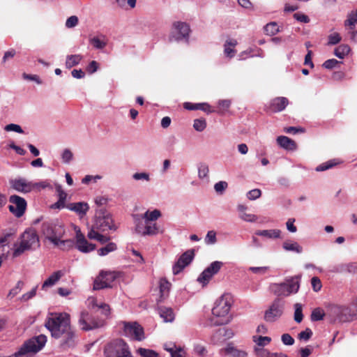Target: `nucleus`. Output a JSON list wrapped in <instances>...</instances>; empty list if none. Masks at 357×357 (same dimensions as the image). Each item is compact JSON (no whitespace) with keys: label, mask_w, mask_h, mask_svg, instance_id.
Instances as JSON below:
<instances>
[{"label":"nucleus","mask_w":357,"mask_h":357,"mask_svg":"<svg viewBox=\"0 0 357 357\" xmlns=\"http://www.w3.org/2000/svg\"><path fill=\"white\" fill-rule=\"evenodd\" d=\"M231 105L230 100H220L218 101V108L220 109V112H223L227 110Z\"/></svg>","instance_id":"nucleus-60"},{"label":"nucleus","mask_w":357,"mask_h":357,"mask_svg":"<svg viewBox=\"0 0 357 357\" xmlns=\"http://www.w3.org/2000/svg\"><path fill=\"white\" fill-rule=\"evenodd\" d=\"M47 342V337L44 335H40L33 337L26 342L20 347L18 351L9 357H19L25 356L29 353L36 354L45 346Z\"/></svg>","instance_id":"nucleus-8"},{"label":"nucleus","mask_w":357,"mask_h":357,"mask_svg":"<svg viewBox=\"0 0 357 357\" xmlns=\"http://www.w3.org/2000/svg\"><path fill=\"white\" fill-rule=\"evenodd\" d=\"M248 269L253 273L258 274V275H264L269 270V267L268 266H260V267L250 266Z\"/></svg>","instance_id":"nucleus-57"},{"label":"nucleus","mask_w":357,"mask_h":357,"mask_svg":"<svg viewBox=\"0 0 357 357\" xmlns=\"http://www.w3.org/2000/svg\"><path fill=\"white\" fill-rule=\"evenodd\" d=\"M164 349L169 351L172 357H185V352L181 348H177L174 344H165Z\"/></svg>","instance_id":"nucleus-28"},{"label":"nucleus","mask_w":357,"mask_h":357,"mask_svg":"<svg viewBox=\"0 0 357 357\" xmlns=\"http://www.w3.org/2000/svg\"><path fill=\"white\" fill-rule=\"evenodd\" d=\"M228 184L226 181H219L214 185V189L217 193L222 194L227 189Z\"/></svg>","instance_id":"nucleus-56"},{"label":"nucleus","mask_w":357,"mask_h":357,"mask_svg":"<svg viewBox=\"0 0 357 357\" xmlns=\"http://www.w3.org/2000/svg\"><path fill=\"white\" fill-rule=\"evenodd\" d=\"M183 107L188 110H202L208 114L212 113L213 112V110H211V106L206 102L191 103L187 102L183 104Z\"/></svg>","instance_id":"nucleus-23"},{"label":"nucleus","mask_w":357,"mask_h":357,"mask_svg":"<svg viewBox=\"0 0 357 357\" xmlns=\"http://www.w3.org/2000/svg\"><path fill=\"white\" fill-rule=\"evenodd\" d=\"M326 314L320 308L314 309L311 314V319L312 321H320L322 320Z\"/></svg>","instance_id":"nucleus-45"},{"label":"nucleus","mask_w":357,"mask_h":357,"mask_svg":"<svg viewBox=\"0 0 357 357\" xmlns=\"http://www.w3.org/2000/svg\"><path fill=\"white\" fill-rule=\"evenodd\" d=\"M65 233V225L59 219L45 220L41 224L40 234L46 240L61 250H68L73 245L72 240H62Z\"/></svg>","instance_id":"nucleus-2"},{"label":"nucleus","mask_w":357,"mask_h":357,"mask_svg":"<svg viewBox=\"0 0 357 357\" xmlns=\"http://www.w3.org/2000/svg\"><path fill=\"white\" fill-rule=\"evenodd\" d=\"M64 275L62 271H58L53 273L43 284L42 289H45L47 287L54 285L60 278Z\"/></svg>","instance_id":"nucleus-25"},{"label":"nucleus","mask_w":357,"mask_h":357,"mask_svg":"<svg viewBox=\"0 0 357 357\" xmlns=\"http://www.w3.org/2000/svg\"><path fill=\"white\" fill-rule=\"evenodd\" d=\"M349 309L345 306L336 305H330L326 312V316L331 322H345L349 320Z\"/></svg>","instance_id":"nucleus-11"},{"label":"nucleus","mask_w":357,"mask_h":357,"mask_svg":"<svg viewBox=\"0 0 357 357\" xmlns=\"http://www.w3.org/2000/svg\"><path fill=\"white\" fill-rule=\"evenodd\" d=\"M350 52V47L347 45H340L334 50V54L339 59H344Z\"/></svg>","instance_id":"nucleus-33"},{"label":"nucleus","mask_w":357,"mask_h":357,"mask_svg":"<svg viewBox=\"0 0 357 357\" xmlns=\"http://www.w3.org/2000/svg\"><path fill=\"white\" fill-rule=\"evenodd\" d=\"M218 335H222L223 339L227 340L234 336V333L231 329L222 328L218 330Z\"/></svg>","instance_id":"nucleus-51"},{"label":"nucleus","mask_w":357,"mask_h":357,"mask_svg":"<svg viewBox=\"0 0 357 357\" xmlns=\"http://www.w3.org/2000/svg\"><path fill=\"white\" fill-rule=\"evenodd\" d=\"M89 42L93 47L98 50L103 49L107 45V42L104 39H101L100 37H93L90 39Z\"/></svg>","instance_id":"nucleus-41"},{"label":"nucleus","mask_w":357,"mask_h":357,"mask_svg":"<svg viewBox=\"0 0 357 357\" xmlns=\"http://www.w3.org/2000/svg\"><path fill=\"white\" fill-rule=\"evenodd\" d=\"M312 332L311 329L307 328L305 331H301L298 334V337L301 340L307 341L312 337Z\"/></svg>","instance_id":"nucleus-63"},{"label":"nucleus","mask_w":357,"mask_h":357,"mask_svg":"<svg viewBox=\"0 0 357 357\" xmlns=\"http://www.w3.org/2000/svg\"><path fill=\"white\" fill-rule=\"evenodd\" d=\"M161 216V212L158 209L153 211L147 210L143 214H135L132 215L135 223V232L142 236H155L162 233L155 221Z\"/></svg>","instance_id":"nucleus-3"},{"label":"nucleus","mask_w":357,"mask_h":357,"mask_svg":"<svg viewBox=\"0 0 357 357\" xmlns=\"http://www.w3.org/2000/svg\"><path fill=\"white\" fill-rule=\"evenodd\" d=\"M105 357H133L127 343L116 339L107 344L104 349Z\"/></svg>","instance_id":"nucleus-7"},{"label":"nucleus","mask_w":357,"mask_h":357,"mask_svg":"<svg viewBox=\"0 0 357 357\" xmlns=\"http://www.w3.org/2000/svg\"><path fill=\"white\" fill-rule=\"evenodd\" d=\"M281 340L284 345L291 346L294 344V339L288 333H284L281 337Z\"/></svg>","instance_id":"nucleus-62"},{"label":"nucleus","mask_w":357,"mask_h":357,"mask_svg":"<svg viewBox=\"0 0 357 357\" xmlns=\"http://www.w3.org/2000/svg\"><path fill=\"white\" fill-rule=\"evenodd\" d=\"M339 162L337 159H333L320 164L315 168V170L317 172H324L335 167L336 165L339 164Z\"/></svg>","instance_id":"nucleus-36"},{"label":"nucleus","mask_w":357,"mask_h":357,"mask_svg":"<svg viewBox=\"0 0 357 357\" xmlns=\"http://www.w3.org/2000/svg\"><path fill=\"white\" fill-rule=\"evenodd\" d=\"M232 303L230 294H226L218 299L212 309L213 317L210 319L213 326H220L228 324L231 320L229 314Z\"/></svg>","instance_id":"nucleus-4"},{"label":"nucleus","mask_w":357,"mask_h":357,"mask_svg":"<svg viewBox=\"0 0 357 357\" xmlns=\"http://www.w3.org/2000/svg\"><path fill=\"white\" fill-rule=\"evenodd\" d=\"M117 245L115 243L109 242L104 247L99 248L97 250V253L99 256L103 257L106 256L112 252L116 250Z\"/></svg>","instance_id":"nucleus-32"},{"label":"nucleus","mask_w":357,"mask_h":357,"mask_svg":"<svg viewBox=\"0 0 357 357\" xmlns=\"http://www.w3.org/2000/svg\"><path fill=\"white\" fill-rule=\"evenodd\" d=\"M10 205L8 208L10 212L16 218H21L26 209V201L18 195H14L9 197Z\"/></svg>","instance_id":"nucleus-14"},{"label":"nucleus","mask_w":357,"mask_h":357,"mask_svg":"<svg viewBox=\"0 0 357 357\" xmlns=\"http://www.w3.org/2000/svg\"><path fill=\"white\" fill-rule=\"evenodd\" d=\"M40 246L39 236L33 228H27L21 234L19 242L14 243L12 255L14 258L21 256L26 251L36 250Z\"/></svg>","instance_id":"nucleus-5"},{"label":"nucleus","mask_w":357,"mask_h":357,"mask_svg":"<svg viewBox=\"0 0 357 357\" xmlns=\"http://www.w3.org/2000/svg\"><path fill=\"white\" fill-rule=\"evenodd\" d=\"M261 195V191L258 188H255L248 192L246 196L247 198L250 200H255L260 197Z\"/></svg>","instance_id":"nucleus-54"},{"label":"nucleus","mask_w":357,"mask_h":357,"mask_svg":"<svg viewBox=\"0 0 357 357\" xmlns=\"http://www.w3.org/2000/svg\"><path fill=\"white\" fill-rule=\"evenodd\" d=\"M190 32V29L188 24L183 22H175L173 24L172 31L170 35L169 40L171 41H180L184 40L188 43Z\"/></svg>","instance_id":"nucleus-13"},{"label":"nucleus","mask_w":357,"mask_h":357,"mask_svg":"<svg viewBox=\"0 0 357 357\" xmlns=\"http://www.w3.org/2000/svg\"><path fill=\"white\" fill-rule=\"evenodd\" d=\"M4 130L7 132H15L17 133L22 134L24 133L23 130L20 127V126L15 123H10L5 126Z\"/></svg>","instance_id":"nucleus-50"},{"label":"nucleus","mask_w":357,"mask_h":357,"mask_svg":"<svg viewBox=\"0 0 357 357\" xmlns=\"http://www.w3.org/2000/svg\"><path fill=\"white\" fill-rule=\"evenodd\" d=\"M222 266L223 263L222 261H215L212 262L200 274L197 278V281L203 285L207 284L211 278L219 272Z\"/></svg>","instance_id":"nucleus-16"},{"label":"nucleus","mask_w":357,"mask_h":357,"mask_svg":"<svg viewBox=\"0 0 357 357\" xmlns=\"http://www.w3.org/2000/svg\"><path fill=\"white\" fill-rule=\"evenodd\" d=\"M132 178L135 181H150V176L146 172H137L132 174Z\"/></svg>","instance_id":"nucleus-55"},{"label":"nucleus","mask_w":357,"mask_h":357,"mask_svg":"<svg viewBox=\"0 0 357 357\" xmlns=\"http://www.w3.org/2000/svg\"><path fill=\"white\" fill-rule=\"evenodd\" d=\"M264 31L267 35L274 36L279 32V26L275 22H270L264 26Z\"/></svg>","instance_id":"nucleus-40"},{"label":"nucleus","mask_w":357,"mask_h":357,"mask_svg":"<svg viewBox=\"0 0 357 357\" xmlns=\"http://www.w3.org/2000/svg\"><path fill=\"white\" fill-rule=\"evenodd\" d=\"M137 353L141 357H158V354L151 349L139 348L137 350Z\"/></svg>","instance_id":"nucleus-43"},{"label":"nucleus","mask_w":357,"mask_h":357,"mask_svg":"<svg viewBox=\"0 0 357 357\" xmlns=\"http://www.w3.org/2000/svg\"><path fill=\"white\" fill-rule=\"evenodd\" d=\"M93 225L95 229L102 232L116 229L112 215L103 208L96 211Z\"/></svg>","instance_id":"nucleus-9"},{"label":"nucleus","mask_w":357,"mask_h":357,"mask_svg":"<svg viewBox=\"0 0 357 357\" xmlns=\"http://www.w3.org/2000/svg\"><path fill=\"white\" fill-rule=\"evenodd\" d=\"M78 324L82 331H88L103 326L105 322L87 311H82L80 313Z\"/></svg>","instance_id":"nucleus-10"},{"label":"nucleus","mask_w":357,"mask_h":357,"mask_svg":"<svg viewBox=\"0 0 357 357\" xmlns=\"http://www.w3.org/2000/svg\"><path fill=\"white\" fill-rule=\"evenodd\" d=\"M194 351L196 354L202 357L204 356L207 353L206 347L200 344H195L194 345Z\"/></svg>","instance_id":"nucleus-59"},{"label":"nucleus","mask_w":357,"mask_h":357,"mask_svg":"<svg viewBox=\"0 0 357 357\" xmlns=\"http://www.w3.org/2000/svg\"><path fill=\"white\" fill-rule=\"evenodd\" d=\"M73 158V153L69 149H65L61 153V159L64 163H70Z\"/></svg>","instance_id":"nucleus-48"},{"label":"nucleus","mask_w":357,"mask_h":357,"mask_svg":"<svg viewBox=\"0 0 357 357\" xmlns=\"http://www.w3.org/2000/svg\"><path fill=\"white\" fill-rule=\"evenodd\" d=\"M277 142L287 150H294L296 147L295 142L286 136H279L277 138Z\"/></svg>","instance_id":"nucleus-26"},{"label":"nucleus","mask_w":357,"mask_h":357,"mask_svg":"<svg viewBox=\"0 0 357 357\" xmlns=\"http://www.w3.org/2000/svg\"><path fill=\"white\" fill-rule=\"evenodd\" d=\"M226 355H229L231 357H246L247 354L244 351L239 350L235 347L232 344H228L227 346L223 349Z\"/></svg>","instance_id":"nucleus-27"},{"label":"nucleus","mask_w":357,"mask_h":357,"mask_svg":"<svg viewBox=\"0 0 357 357\" xmlns=\"http://www.w3.org/2000/svg\"><path fill=\"white\" fill-rule=\"evenodd\" d=\"M206 245H213L217 242L216 232L214 230H210L207 232L205 238Z\"/></svg>","instance_id":"nucleus-42"},{"label":"nucleus","mask_w":357,"mask_h":357,"mask_svg":"<svg viewBox=\"0 0 357 357\" xmlns=\"http://www.w3.org/2000/svg\"><path fill=\"white\" fill-rule=\"evenodd\" d=\"M289 101L287 98L278 97L273 99L270 103V109L273 112H278L284 110Z\"/></svg>","instance_id":"nucleus-22"},{"label":"nucleus","mask_w":357,"mask_h":357,"mask_svg":"<svg viewBox=\"0 0 357 357\" xmlns=\"http://www.w3.org/2000/svg\"><path fill=\"white\" fill-rule=\"evenodd\" d=\"M116 275L114 272H101L95 280L93 289L99 290L111 287V284L115 280Z\"/></svg>","instance_id":"nucleus-17"},{"label":"nucleus","mask_w":357,"mask_h":357,"mask_svg":"<svg viewBox=\"0 0 357 357\" xmlns=\"http://www.w3.org/2000/svg\"><path fill=\"white\" fill-rule=\"evenodd\" d=\"M206 127V122L204 119H197L194 121L193 128L198 132L203 131Z\"/></svg>","instance_id":"nucleus-44"},{"label":"nucleus","mask_w":357,"mask_h":357,"mask_svg":"<svg viewBox=\"0 0 357 357\" xmlns=\"http://www.w3.org/2000/svg\"><path fill=\"white\" fill-rule=\"evenodd\" d=\"M123 332L126 336L138 341L144 339L143 328L137 322H123Z\"/></svg>","instance_id":"nucleus-15"},{"label":"nucleus","mask_w":357,"mask_h":357,"mask_svg":"<svg viewBox=\"0 0 357 357\" xmlns=\"http://www.w3.org/2000/svg\"><path fill=\"white\" fill-rule=\"evenodd\" d=\"M82 59V56L80 54H71L66 56V67L70 69L78 65Z\"/></svg>","instance_id":"nucleus-31"},{"label":"nucleus","mask_w":357,"mask_h":357,"mask_svg":"<svg viewBox=\"0 0 357 357\" xmlns=\"http://www.w3.org/2000/svg\"><path fill=\"white\" fill-rule=\"evenodd\" d=\"M357 24V14L352 11L348 15L347 20L344 22V26H349L350 29H354Z\"/></svg>","instance_id":"nucleus-39"},{"label":"nucleus","mask_w":357,"mask_h":357,"mask_svg":"<svg viewBox=\"0 0 357 357\" xmlns=\"http://www.w3.org/2000/svg\"><path fill=\"white\" fill-rule=\"evenodd\" d=\"M294 321L297 323H301L303 319V306L301 303H295L294 305Z\"/></svg>","instance_id":"nucleus-38"},{"label":"nucleus","mask_w":357,"mask_h":357,"mask_svg":"<svg viewBox=\"0 0 357 357\" xmlns=\"http://www.w3.org/2000/svg\"><path fill=\"white\" fill-rule=\"evenodd\" d=\"M66 208L75 212L79 218H83L88 212L89 206L86 202H79L75 203H69L66 205Z\"/></svg>","instance_id":"nucleus-21"},{"label":"nucleus","mask_w":357,"mask_h":357,"mask_svg":"<svg viewBox=\"0 0 357 357\" xmlns=\"http://www.w3.org/2000/svg\"><path fill=\"white\" fill-rule=\"evenodd\" d=\"M255 234L268 239H276L280 238L281 231L278 229L257 230Z\"/></svg>","instance_id":"nucleus-24"},{"label":"nucleus","mask_w":357,"mask_h":357,"mask_svg":"<svg viewBox=\"0 0 357 357\" xmlns=\"http://www.w3.org/2000/svg\"><path fill=\"white\" fill-rule=\"evenodd\" d=\"M37 291V287H33L31 291L26 292V294H24L21 298L20 301L22 302H26L29 300L33 298L36 294Z\"/></svg>","instance_id":"nucleus-52"},{"label":"nucleus","mask_w":357,"mask_h":357,"mask_svg":"<svg viewBox=\"0 0 357 357\" xmlns=\"http://www.w3.org/2000/svg\"><path fill=\"white\" fill-rule=\"evenodd\" d=\"M10 184L12 188L19 192L28 193L33 190V183L24 178L10 180Z\"/></svg>","instance_id":"nucleus-20"},{"label":"nucleus","mask_w":357,"mask_h":357,"mask_svg":"<svg viewBox=\"0 0 357 357\" xmlns=\"http://www.w3.org/2000/svg\"><path fill=\"white\" fill-rule=\"evenodd\" d=\"M78 17L75 15H72L66 20V26L68 29L73 28L78 24Z\"/></svg>","instance_id":"nucleus-58"},{"label":"nucleus","mask_w":357,"mask_h":357,"mask_svg":"<svg viewBox=\"0 0 357 357\" xmlns=\"http://www.w3.org/2000/svg\"><path fill=\"white\" fill-rule=\"evenodd\" d=\"M300 281L301 275L289 277L283 282L272 284L270 288L271 291L278 296H288L298 291Z\"/></svg>","instance_id":"nucleus-6"},{"label":"nucleus","mask_w":357,"mask_h":357,"mask_svg":"<svg viewBox=\"0 0 357 357\" xmlns=\"http://www.w3.org/2000/svg\"><path fill=\"white\" fill-rule=\"evenodd\" d=\"M237 42L235 40H227L225 45L224 52L225 54L231 58L234 56V47L236 45Z\"/></svg>","instance_id":"nucleus-34"},{"label":"nucleus","mask_w":357,"mask_h":357,"mask_svg":"<svg viewBox=\"0 0 357 357\" xmlns=\"http://www.w3.org/2000/svg\"><path fill=\"white\" fill-rule=\"evenodd\" d=\"M239 218L245 222H255L257 220L258 218L255 214L247 213L246 212L239 214Z\"/></svg>","instance_id":"nucleus-47"},{"label":"nucleus","mask_w":357,"mask_h":357,"mask_svg":"<svg viewBox=\"0 0 357 357\" xmlns=\"http://www.w3.org/2000/svg\"><path fill=\"white\" fill-rule=\"evenodd\" d=\"M46 328L54 338H62L61 344L70 347L74 344L75 333L70 327V315L65 312L49 313L45 321Z\"/></svg>","instance_id":"nucleus-1"},{"label":"nucleus","mask_w":357,"mask_h":357,"mask_svg":"<svg viewBox=\"0 0 357 357\" xmlns=\"http://www.w3.org/2000/svg\"><path fill=\"white\" fill-rule=\"evenodd\" d=\"M75 231L76 233V248L79 251L88 253L95 250L96 245L87 241L78 227H75Z\"/></svg>","instance_id":"nucleus-19"},{"label":"nucleus","mask_w":357,"mask_h":357,"mask_svg":"<svg viewBox=\"0 0 357 357\" xmlns=\"http://www.w3.org/2000/svg\"><path fill=\"white\" fill-rule=\"evenodd\" d=\"M24 284V283L22 281L19 280L17 282V284L15 286V287H13L12 289H10V292L8 294V296H11V297H14L16 295H17L20 292L22 289L23 288Z\"/></svg>","instance_id":"nucleus-49"},{"label":"nucleus","mask_w":357,"mask_h":357,"mask_svg":"<svg viewBox=\"0 0 357 357\" xmlns=\"http://www.w3.org/2000/svg\"><path fill=\"white\" fill-rule=\"evenodd\" d=\"M209 169L208 166L205 163L199 164L198 167V177L199 179L208 180Z\"/></svg>","instance_id":"nucleus-37"},{"label":"nucleus","mask_w":357,"mask_h":357,"mask_svg":"<svg viewBox=\"0 0 357 357\" xmlns=\"http://www.w3.org/2000/svg\"><path fill=\"white\" fill-rule=\"evenodd\" d=\"M15 231H8L0 236V246H5L10 242V238L15 235Z\"/></svg>","instance_id":"nucleus-46"},{"label":"nucleus","mask_w":357,"mask_h":357,"mask_svg":"<svg viewBox=\"0 0 357 357\" xmlns=\"http://www.w3.org/2000/svg\"><path fill=\"white\" fill-rule=\"evenodd\" d=\"M171 287V283L169 282L166 279L162 278L160 280V292L161 298H165L167 296L169 289Z\"/></svg>","instance_id":"nucleus-35"},{"label":"nucleus","mask_w":357,"mask_h":357,"mask_svg":"<svg viewBox=\"0 0 357 357\" xmlns=\"http://www.w3.org/2000/svg\"><path fill=\"white\" fill-rule=\"evenodd\" d=\"M159 314L160 317L165 322H172L174 319V313L172 308L160 307L159 308Z\"/></svg>","instance_id":"nucleus-29"},{"label":"nucleus","mask_w":357,"mask_h":357,"mask_svg":"<svg viewBox=\"0 0 357 357\" xmlns=\"http://www.w3.org/2000/svg\"><path fill=\"white\" fill-rule=\"evenodd\" d=\"M339 63L340 62L335 59H328L323 63V67L326 69H332L335 68Z\"/></svg>","instance_id":"nucleus-64"},{"label":"nucleus","mask_w":357,"mask_h":357,"mask_svg":"<svg viewBox=\"0 0 357 357\" xmlns=\"http://www.w3.org/2000/svg\"><path fill=\"white\" fill-rule=\"evenodd\" d=\"M311 284L314 291L317 292L321 289V282L318 277H313L311 279Z\"/></svg>","instance_id":"nucleus-61"},{"label":"nucleus","mask_w":357,"mask_h":357,"mask_svg":"<svg viewBox=\"0 0 357 357\" xmlns=\"http://www.w3.org/2000/svg\"><path fill=\"white\" fill-rule=\"evenodd\" d=\"M282 248L286 251L294 252L298 254L303 252V248L296 241H286L282 243Z\"/></svg>","instance_id":"nucleus-30"},{"label":"nucleus","mask_w":357,"mask_h":357,"mask_svg":"<svg viewBox=\"0 0 357 357\" xmlns=\"http://www.w3.org/2000/svg\"><path fill=\"white\" fill-rule=\"evenodd\" d=\"M328 45H336V44L339 43L342 39L341 36L337 33H333L332 34H330L328 36Z\"/></svg>","instance_id":"nucleus-53"},{"label":"nucleus","mask_w":357,"mask_h":357,"mask_svg":"<svg viewBox=\"0 0 357 357\" xmlns=\"http://www.w3.org/2000/svg\"><path fill=\"white\" fill-rule=\"evenodd\" d=\"M284 301L280 298H275L269 308L265 311L264 320L267 322H274L283 314Z\"/></svg>","instance_id":"nucleus-12"},{"label":"nucleus","mask_w":357,"mask_h":357,"mask_svg":"<svg viewBox=\"0 0 357 357\" xmlns=\"http://www.w3.org/2000/svg\"><path fill=\"white\" fill-rule=\"evenodd\" d=\"M195 256L192 250H188L183 253L172 267L174 275L180 273L192 261Z\"/></svg>","instance_id":"nucleus-18"}]
</instances>
